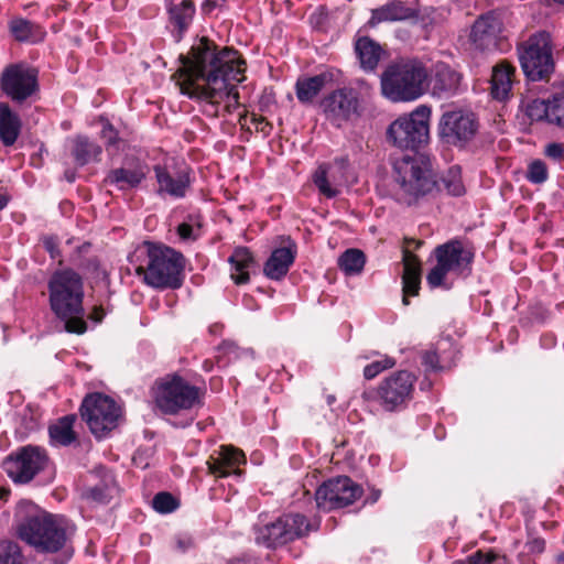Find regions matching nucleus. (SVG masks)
Here are the masks:
<instances>
[{"label":"nucleus","mask_w":564,"mask_h":564,"mask_svg":"<svg viewBox=\"0 0 564 564\" xmlns=\"http://www.w3.org/2000/svg\"><path fill=\"white\" fill-rule=\"evenodd\" d=\"M177 85L183 95L203 104V111L212 117L231 112L238 106L234 83L245 79L246 63L231 48L216 52L212 43L202 39L192 47L189 56H181Z\"/></svg>","instance_id":"f257e3e1"},{"label":"nucleus","mask_w":564,"mask_h":564,"mask_svg":"<svg viewBox=\"0 0 564 564\" xmlns=\"http://www.w3.org/2000/svg\"><path fill=\"white\" fill-rule=\"evenodd\" d=\"M70 525L59 514L45 511L31 501L22 500L15 510V533L39 553H56L68 540Z\"/></svg>","instance_id":"f03ea898"},{"label":"nucleus","mask_w":564,"mask_h":564,"mask_svg":"<svg viewBox=\"0 0 564 564\" xmlns=\"http://www.w3.org/2000/svg\"><path fill=\"white\" fill-rule=\"evenodd\" d=\"M50 307L64 322L67 333L82 335L87 325L84 321V284L82 276L73 270L56 271L48 282Z\"/></svg>","instance_id":"7ed1b4c3"},{"label":"nucleus","mask_w":564,"mask_h":564,"mask_svg":"<svg viewBox=\"0 0 564 564\" xmlns=\"http://www.w3.org/2000/svg\"><path fill=\"white\" fill-rule=\"evenodd\" d=\"M426 79L427 72L421 62H395L381 75V93L392 102L414 101L424 95Z\"/></svg>","instance_id":"20e7f679"},{"label":"nucleus","mask_w":564,"mask_h":564,"mask_svg":"<svg viewBox=\"0 0 564 564\" xmlns=\"http://www.w3.org/2000/svg\"><path fill=\"white\" fill-rule=\"evenodd\" d=\"M147 265L135 269L145 284L154 289H178L183 283L184 257L172 248L147 243Z\"/></svg>","instance_id":"39448f33"},{"label":"nucleus","mask_w":564,"mask_h":564,"mask_svg":"<svg viewBox=\"0 0 564 564\" xmlns=\"http://www.w3.org/2000/svg\"><path fill=\"white\" fill-rule=\"evenodd\" d=\"M394 195L411 205L435 186L430 163L422 156H403L393 164Z\"/></svg>","instance_id":"423d86ee"},{"label":"nucleus","mask_w":564,"mask_h":564,"mask_svg":"<svg viewBox=\"0 0 564 564\" xmlns=\"http://www.w3.org/2000/svg\"><path fill=\"white\" fill-rule=\"evenodd\" d=\"M432 109L420 105L409 115H402L387 129L388 142L401 150H419L430 140Z\"/></svg>","instance_id":"0eeeda50"},{"label":"nucleus","mask_w":564,"mask_h":564,"mask_svg":"<svg viewBox=\"0 0 564 564\" xmlns=\"http://www.w3.org/2000/svg\"><path fill=\"white\" fill-rule=\"evenodd\" d=\"M415 377L408 371H397L382 380L373 391H365L366 401H375L387 412L403 409L412 398Z\"/></svg>","instance_id":"6e6552de"},{"label":"nucleus","mask_w":564,"mask_h":564,"mask_svg":"<svg viewBox=\"0 0 564 564\" xmlns=\"http://www.w3.org/2000/svg\"><path fill=\"white\" fill-rule=\"evenodd\" d=\"M153 397L162 412L175 414L195 406L199 402V390L175 376L158 382Z\"/></svg>","instance_id":"1a4fd4ad"},{"label":"nucleus","mask_w":564,"mask_h":564,"mask_svg":"<svg viewBox=\"0 0 564 564\" xmlns=\"http://www.w3.org/2000/svg\"><path fill=\"white\" fill-rule=\"evenodd\" d=\"M311 529V523L304 516L284 514L271 523L256 527L254 540L260 545L276 547L302 538Z\"/></svg>","instance_id":"9d476101"},{"label":"nucleus","mask_w":564,"mask_h":564,"mask_svg":"<svg viewBox=\"0 0 564 564\" xmlns=\"http://www.w3.org/2000/svg\"><path fill=\"white\" fill-rule=\"evenodd\" d=\"M155 192L162 198L182 199L193 183L192 170L181 161L166 159L153 167Z\"/></svg>","instance_id":"9b49d317"},{"label":"nucleus","mask_w":564,"mask_h":564,"mask_svg":"<svg viewBox=\"0 0 564 564\" xmlns=\"http://www.w3.org/2000/svg\"><path fill=\"white\" fill-rule=\"evenodd\" d=\"M519 58L521 67L531 80H540L553 70L551 39L547 33H538L523 44Z\"/></svg>","instance_id":"f8f14e48"},{"label":"nucleus","mask_w":564,"mask_h":564,"mask_svg":"<svg viewBox=\"0 0 564 564\" xmlns=\"http://www.w3.org/2000/svg\"><path fill=\"white\" fill-rule=\"evenodd\" d=\"M120 413L115 400L101 393L86 397L82 404V416L97 438L117 426Z\"/></svg>","instance_id":"ddd939ff"},{"label":"nucleus","mask_w":564,"mask_h":564,"mask_svg":"<svg viewBox=\"0 0 564 564\" xmlns=\"http://www.w3.org/2000/svg\"><path fill=\"white\" fill-rule=\"evenodd\" d=\"M47 464L48 457L43 448L28 445L8 456L2 467L14 482L26 484L44 470Z\"/></svg>","instance_id":"4468645a"},{"label":"nucleus","mask_w":564,"mask_h":564,"mask_svg":"<svg viewBox=\"0 0 564 564\" xmlns=\"http://www.w3.org/2000/svg\"><path fill=\"white\" fill-rule=\"evenodd\" d=\"M478 130V122L471 111L464 109L446 110L438 122V134L444 142L463 147Z\"/></svg>","instance_id":"2eb2a0df"},{"label":"nucleus","mask_w":564,"mask_h":564,"mask_svg":"<svg viewBox=\"0 0 564 564\" xmlns=\"http://www.w3.org/2000/svg\"><path fill=\"white\" fill-rule=\"evenodd\" d=\"M361 492V488L348 477L329 479L316 490V506L325 511L344 508L355 502Z\"/></svg>","instance_id":"dca6fc26"},{"label":"nucleus","mask_w":564,"mask_h":564,"mask_svg":"<svg viewBox=\"0 0 564 564\" xmlns=\"http://www.w3.org/2000/svg\"><path fill=\"white\" fill-rule=\"evenodd\" d=\"M327 120L336 127L359 116V99L351 88H339L327 95L321 102Z\"/></svg>","instance_id":"f3484780"},{"label":"nucleus","mask_w":564,"mask_h":564,"mask_svg":"<svg viewBox=\"0 0 564 564\" xmlns=\"http://www.w3.org/2000/svg\"><path fill=\"white\" fill-rule=\"evenodd\" d=\"M1 88L12 100L21 102L36 93L37 73L25 65H10L1 74Z\"/></svg>","instance_id":"a211bd4d"},{"label":"nucleus","mask_w":564,"mask_h":564,"mask_svg":"<svg viewBox=\"0 0 564 564\" xmlns=\"http://www.w3.org/2000/svg\"><path fill=\"white\" fill-rule=\"evenodd\" d=\"M347 169L346 158H338L333 163L319 165L313 175V182L318 192L327 198L336 197L340 193L339 187L347 181Z\"/></svg>","instance_id":"6ab92c4d"},{"label":"nucleus","mask_w":564,"mask_h":564,"mask_svg":"<svg viewBox=\"0 0 564 564\" xmlns=\"http://www.w3.org/2000/svg\"><path fill=\"white\" fill-rule=\"evenodd\" d=\"M502 23L494 13H487L479 17L470 32V41L476 50L491 52L497 50L499 34Z\"/></svg>","instance_id":"aec40b11"},{"label":"nucleus","mask_w":564,"mask_h":564,"mask_svg":"<svg viewBox=\"0 0 564 564\" xmlns=\"http://www.w3.org/2000/svg\"><path fill=\"white\" fill-rule=\"evenodd\" d=\"M246 463L245 454L231 445H223L215 449L206 462L208 471L215 477H227L231 474L241 475L239 465Z\"/></svg>","instance_id":"412c9836"},{"label":"nucleus","mask_w":564,"mask_h":564,"mask_svg":"<svg viewBox=\"0 0 564 564\" xmlns=\"http://www.w3.org/2000/svg\"><path fill=\"white\" fill-rule=\"evenodd\" d=\"M436 260L443 261L452 270L455 276H466L470 273V264L474 253L465 248L458 240H452L435 248Z\"/></svg>","instance_id":"4be33fe9"},{"label":"nucleus","mask_w":564,"mask_h":564,"mask_svg":"<svg viewBox=\"0 0 564 564\" xmlns=\"http://www.w3.org/2000/svg\"><path fill=\"white\" fill-rule=\"evenodd\" d=\"M460 75L445 63L434 65L431 76L432 95L438 98L447 97L458 90Z\"/></svg>","instance_id":"5701e85b"},{"label":"nucleus","mask_w":564,"mask_h":564,"mask_svg":"<svg viewBox=\"0 0 564 564\" xmlns=\"http://www.w3.org/2000/svg\"><path fill=\"white\" fill-rule=\"evenodd\" d=\"M296 248L294 243L273 250L265 262L264 273L273 280L283 278L294 262Z\"/></svg>","instance_id":"b1692460"},{"label":"nucleus","mask_w":564,"mask_h":564,"mask_svg":"<svg viewBox=\"0 0 564 564\" xmlns=\"http://www.w3.org/2000/svg\"><path fill=\"white\" fill-rule=\"evenodd\" d=\"M416 17V11L405 6L401 1H391L380 8L371 11V18L368 21L370 26H376L382 22H397Z\"/></svg>","instance_id":"393cba45"},{"label":"nucleus","mask_w":564,"mask_h":564,"mask_svg":"<svg viewBox=\"0 0 564 564\" xmlns=\"http://www.w3.org/2000/svg\"><path fill=\"white\" fill-rule=\"evenodd\" d=\"M403 303L409 304L408 296L419 294L421 284V263L419 259L411 252H403Z\"/></svg>","instance_id":"a878e982"},{"label":"nucleus","mask_w":564,"mask_h":564,"mask_svg":"<svg viewBox=\"0 0 564 564\" xmlns=\"http://www.w3.org/2000/svg\"><path fill=\"white\" fill-rule=\"evenodd\" d=\"M231 265L230 276L236 284H245L249 281L250 271L254 267V260L249 249L236 248L229 257Z\"/></svg>","instance_id":"bb28decb"},{"label":"nucleus","mask_w":564,"mask_h":564,"mask_svg":"<svg viewBox=\"0 0 564 564\" xmlns=\"http://www.w3.org/2000/svg\"><path fill=\"white\" fill-rule=\"evenodd\" d=\"M147 176L145 166H135L133 169H117L111 171L106 182L116 185L119 189H129L137 187Z\"/></svg>","instance_id":"cd10ccee"},{"label":"nucleus","mask_w":564,"mask_h":564,"mask_svg":"<svg viewBox=\"0 0 564 564\" xmlns=\"http://www.w3.org/2000/svg\"><path fill=\"white\" fill-rule=\"evenodd\" d=\"M167 12L170 24L177 31L180 39L193 21L195 6L191 0H182L177 4L169 6Z\"/></svg>","instance_id":"c85d7f7f"},{"label":"nucleus","mask_w":564,"mask_h":564,"mask_svg":"<svg viewBox=\"0 0 564 564\" xmlns=\"http://www.w3.org/2000/svg\"><path fill=\"white\" fill-rule=\"evenodd\" d=\"M355 51L365 70H373L382 54L381 46L368 36L359 37L355 44Z\"/></svg>","instance_id":"c756f323"},{"label":"nucleus","mask_w":564,"mask_h":564,"mask_svg":"<svg viewBox=\"0 0 564 564\" xmlns=\"http://www.w3.org/2000/svg\"><path fill=\"white\" fill-rule=\"evenodd\" d=\"M513 72L514 68L506 62H501L492 69L491 94L494 98L503 100L508 97L512 86Z\"/></svg>","instance_id":"7c9ffc66"},{"label":"nucleus","mask_w":564,"mask_h":564,"mask_svg":"<svg viewBox=\"0 0 564 564\" xmlns=\"http://www.w3.org/2000/svg\"><path fill=\"white\" fill-rule=\"evenodd\" d=\"M21 122L7 104H0V140L4 145H12L20 133Z\"/></svg>","instance_id":"2f4dec72"},{"label":"nucleus","mask_w":564,"mask_h":564,"mask_svg":"<svg viewBox=\"0 0 564 564\" xmlns=\"http://www.w3.org/2000/svg\"><path fill=\"white\" fill-rule=\"evenodd\" d=\"M326 82V74L299 78L295 85V93L299 101L302 104L312 102L324 88Z\"/></svg>","instance_id":"473e14b6"},{"label":"nucleus","mask_w":564,"mask_h":564,"mask_svg":"<svg viewBox=\"0 0 564 564\" xmlns=\"http://www.w3.org/2000/svg\"><path fill=\"white\" fill-rule=\"evenodd\" d=\"M13 37L19 42H37L43 39L41 28L29 20L13 19L9 23Z\"/></svg>","instance_id":"72a5a7b5"},{"label":"nucleus","mask_w":564,"mask_h":564,"mask_svg":"<svg viewBox=\"0 0 564 564\" xmlns=\"http://www.w3.org/2000/svg\"><path fill=\"white\" fill-rule=\"evenodd\" d=\"M74 422V415H66L51 425L48 432L52 442L57 445L70 444L75 440V433L73 431Z\"/></svg>","instance_id":"f704fd0d"},{"label":"nucleus","mask_w":564,"mask_h":564,"mask_svg":"<svg viewBox=\"0 0 564 564\" xmlns=\"http://www.w3.org/2000/svg\"><path fill=\"white\" fill-rule=\"evenodd\" d=\"M101 153V149L86 137L78 135L74 139L72 154L79 165H85L95 160Z\"/></svg>","instance_id":"c9c22d12"},{"label":"nucleus","mask_w":564,"mask_h":564,"mask_svg":"<svg viewBox=\"0 0 564 564\" xmlns=\"http://www.w3.org/2000/svg\"><path fill=\"white\" fill-rule=\"evenodd\" d=\"M456 278L457 276H455L454 270H452L443 261L436 260V264L426 275V282L432 289L440 286L448 289L452 285V281Z\"/></svg>","instance_id":"e433bc0d"},{"label":"nucleus","mask_w":564,"mask_h":564,"mask_svg":"<svg viewBox=\"0 0 564 564\" xmlns=\"http://www.w3.org/2000/svg\"><path fill=\"white\" fill-rule=\"evenodd\" d=\"M365 262V254L359 249H348L338 259L339 268L348 275L360 273Z\"/></svg>","instance_id":"4c0bfd02"},{"label":"nucleus","mask_w":564,"mask_h":564,"mask_svg":"<svg viewBox=\"0 0 564 564\" xmlns=\"http://www.w3.org/2000/svg\"><path fill=\"white\" fill-rule=\"evenodd\" d=\"M116 491V485L113 477L110 473L105 471L102 484L89 487L85 491V496L93 501L105 503L109 501Z\"/></svg>","instance_id":"58836bf2"},{"label":"nucleus","mask_w":564,"mask_h":564,"mask_svg":"<svg viewBox=\"0 0 564 564\" xmlns=\"http://www.w3.org/2000/svg\"><path fill=\"white\" fill-rule=\"evenodd\" d=\"M25 557L18 543L0 541V564H24Z\"/></svg>","instance_id":"ea45409f"},{"label":"nucleus","mask_w":564,"mask_h":564,"mask_svg":"<svg viewBox=\"0 0 564 564\" xmlns=\"http://www.w3.org/2000/svg\"><path fill=\"white\" fill-rule=\"evenodd\" d=\"M444 188L454 196H460L465 193V186L462 181L460 167L455 165L448 169L442 177Z\"/></svg>","instance_id":"a19ab883"},{"label":"nucleus","mask_w":564,"mask_h":564,"mask_svg":"<svg viewBox=\"0 0 564 564\" xmlns=\"http://www.w3.org/2000/svg\"><path fill=\"white\" fill-rule=\"evenodd\" d=\"M549 123L564 129V93L549 99Z\"/></svg>","instance_id":"79ce46f5"},{"label":"nucleus","mask_w":564,"mask_h":564,"mask_svg":"<svg viewBox=\"0 0 564 564\" xmlns=\"http://www.w3.org/2000/svg\"><path fill=\"white\" fill-rule=\"evenodd\" d=\"M525 116L530 121H545L549 123V99H533L524 106Z\"/></svg>","instance_id":"37998d69"},{"label":"nucleus","mask_w":564,"mask_h":564,"mask_svg":"<svg viewBox=\"0 0 564 564\" xmlns=\"http://www.w3.org/2000/svg\"><path fill=\"white\" fill-rule=\"evenodd\" d=\"M455 564H506V557L492 552L482 553L478 551L464 561L455 562Z\"/></svg>","instance_id":"c03bdc74"},{"label":"nucleus","mask_w":564,"mask_h":564,"mask_svg":"<svg viewBox=\"0 0 564 564\" xmlns=\"http://www.w3.org/2000/svg\"><path fill=\"white\" fill-rule=\"evenodd\" d=\"M395 365V361L388 356L382 357L379 360H375L364 368V376L370 380L377 377L383 370L390 369Z\"/></svg>","instance_id":"a18cd8bd"},{"label":"nucleus","mask_w":564,"mask_h":564,"mask_svg":"<svg viewBox=\"0 0 564 564\" xmlns=\"http://www.w3.org/2000/svg\"><path fill=\"white\" fill-rule=\"evenodd\" d=\"M152 507L160 513H169L176 509L177 503L169 492H159L152 500Z\"/></svg>","instance_id":"49530a36"},{"label":"nucleus","mask_w":564,"mask_h":564,"mask_svg":"<svg viewBox=\"0 0 564 564\" xmlns=\"http://www.w3.org/2000/svg\"><path fill=\"white\" fill-rule=\"evenodd\" d=\"M547 178L546 166L541 161H534L530 164L528 171V180L532 183L540 184Z\"/></svg>","instance_id":"de8ad7c7"},{"label":"nucleus","mask_w":564,"mask_h":564,"mask_svg":"<svg viewBox=\"0 0 564 564\" xmlns=\"http://www.w3.org/2000/svg\"><path fill=\"white\" fill-rule=\"evenodd\" d=\"M545 154L556 161L564 159V145L562 143H550L545 148Z\"/></svg>","instance_id":"09e8293b"},{"label":"nucleus","mask_w":564,"mask_h":564,"mask_svg":"<svg viewBox=\"0 0 564 564\" xmlns=\"http://www.w3.org/2000/svg\"><path fill=\"white\" fill-rule=\"evenodd\" d=\"M422 360L424 366L430 370H437L438 367V357L434 351H425L422 356Z\"/></svg>","instance_id":"8fccbe9b"},{"label":"nucleus","mask_w":564,"mask_h":564,"mask_svg":"<svg viewBox=\"0 0 564 564\" xmlns=\"http://www.w3.org/2000/svg\"><path fill=\"white\" fill-rule=\"evenodd\" d=\"M101 137L109 144H113L116 142L117 132L115 131L113 127L109 122H104L102 130H101Z\"/></svg>","instance_id":"3c124183"},{"label":"nucleus","mask_w":564,"mask_h":564,"mask_svg":"<svg viewBox=\"0 0 564 564\" xmlns=\"http://www.w3.org/2000/svg\"><path fill=\"white\" fill-rule=\"evenodd\" d=\"M178 235L182 239H195L194 227L189 224L183 223L177 228Z\"/></svg>","instance_id":"603ef678"},{"label":"nucleus","mask_w":564,"mask_h":564,"mask_svg":"<svg viewBox=\"0 0 564 564\" xmlns=\"http://www.w3.org/2000/svg\"><path fill=\"white\" fill-rule=\"evenodd\" d=\"M177 549L185 552L193 545V540L189 536H178L176 540Z\"/></svg>","instance_id":"864d4df0"},{"label":"nucleus","mask_w":564,"mask_h":564,"mask_svg":"<svg viewBox=\"0 0 564 564\" xmlns=\"http://www.w3.org/2000/svg\"><path fill=\"white\" fill-rule=\"evenodd\" d=\"M43 242H44L46 250L51 253V257L55 258L56 242H55L54 238H52V237L45 238Z\"/></svg>","instance_id":"5fc2aeb1"},{"label":"nucleus","mask_w":564,"mask_h":564,"mask_svg":"<svg viewBox=\"0 0 564 564\" xmlns=\"http://www.w3.org/2000/svg\"><path fill=\"white\" fill-rule=\"evenodd\" d=\"M224 1L225 0H206L203 6V10L206 12H210L215 8L221 6Z\"/></svg>","instance_id":"6e6d98bb"},{"label":"nucleus","mask_w":564,"mask_h":564,"mask_svg":"<svg viewBox=\"0 0 564 564\" xmlns=\"http://www.w3.org/2000/svg\"><path fill=\"white\" fill-rule=\"evenodd\" d=\"M102 316H104V312L101 308H96L91 318L95 319L96 322H100L102 319Z\"/></svg>","instance_id":"4d7b16f0"},{"label":"nucleus","mask_w":564,"mask_h":564,"mask_svg":"<svg viewBox=\"0 0 564 564\" xmlns=\"http://www.w3.org/2000/svg\"><path fill=\"white\" fill-rule=\"evenodd\" d=\"M9 202V197L6 194L0 193V210H2Z\"/></svg>","instance_id":"13d9d810"},{"label":"nucleus","mask_w":564,"mask_h":564,"mask_svg":"<svg viewBox=\"0 0 564 564\" xmlns=\"http://www.w3.org/2000/svg\"><path fill=\"white\" fill-rule=\"evenodd\" d=\"M67 180H68V182H73L74 181V175L73 174H68L67 175Z\"/></svg>","instance_id":"bf43d9fd"}]
</instances>
